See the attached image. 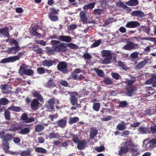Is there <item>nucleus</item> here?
<instances>
[{
  "label": "nucleus",
  "instance_id": "nucleus-1",
  "mask_svg": "<svg viewBox=\"0 0 156 156\" xmlns=\"http://www.w3.org/2000/svg\"><path fill=\"white\" fill-rule=\"evenodd\" d=\"M51 43L53 45V49L56 52H64L67 50L66 43H62L59 41L55 40H52Z\"/></svg>",
  "mask_w": 156,
  "mask_h": 156
},
{
  "label": "nucleus",
  "instance_id": "nucleus-2",
  "mask_svg": "<svg viewBox=\"0 0 156 156\" xmlns=\"http://www.w3.org/2000/svg\"><path fill=\"white\" fill-rule=\"evenodd\" d=\"M124 146L121 147L120 150L119 152V154L120 156H122L124 154H126L128 151L129 149V147H135V145L132 140L129 139L125 142Z\"/></svg>",
  "mask_w": 156,
  "mask_h": 156
},
{
  "label": "nucleus",
  "instance_id": "nucleus-3",
  "mask_svg": "<svg viewBox=\"0 0 156 156\" xmlns=\"http://www.w3.org/2000/svg\"><path fill=\"white\" fill-rule=\"evenodd\" d=\"M28 66L25 64H23L20 66L18 72L22 76L25 74L27 76H31L34 73V71L31 69H27Z\"/></svg>",
  "mask_w": 156,
  "mask_h": 156
},
{
  "label": "nucleus",
  "instance_id": "nucleus-4",
  "mask_svg": "<svg viewBox=\"0 0 156 156\" xmlns=\"http://www.w3.org/2000/svg\"><path fill=\"white\" fill-rule=\"evenodd\" d=\"M67 63L65 61L59 62L57 66V68L58 70L64 74L67 73L69 71L67 68Z\"/></svg>",
  "mask_w": 156,
  "mask_h": 156
},
{
  "label": "nucleus",
  "instance_id": "nucleus-5",
  "mask_svg": "<svg viewBox=\"0 0 156 156\" xmlns=\"http://www.w3.org/2000/svg\"><path fill=\"white\" fill-rule=\"evenodd\" d=\"M139 48L137 44H135L133 42L128 41L127 42V44L122 47V49L126 50H131L137 49Z\"/></svg>",
  "mask_w": 156,
  "mask_h": 156
},
{
  "label": "nucleus",
  "instance_id": "nucleus-6",
  "mask_svg": "<svg viewBox=\"0 0 156 156\" xmlns=\"http://www.w3.org/2000/svg\"><path fill=\"white\" fill-rule=\"evenodd\" d=\"M88 142L85 139L80 140L77 144V148L79 150H84L87 147Z\"/></svg>",
  "mask_w": 156,
  "mask_h": 156
},
{
  "label": "nucleus",
  "instance_id": "nucleus-7",
  "mask_svg": "<svg viewBox=\"0 0 156 156\" xmlns=\"http://www.w3.org/2000/svg\"><path fill=\"white\" fill-rule=\"evenodd\" d=\"M140 23L136 21H130L126 23L125 27L129 28H133L139 26Z\"/></svg>",
  "mask_w": 156,
  "mask_h": 156
},
{
  "label": "nucleus",
  "instance_id": "nucleus-8",
  "mask_svg": "<svg viewBox=\"0 0 156 156\" xmlns=\"http://www.w3.org/2000/svg\"><path fill=\"white\" fill-rule=\"evenodd\" d=\"M136 90V87H135L128 86L126 89V93L127 96H132Z\"/></svg>",
  "mask_w": 156,
  "mask_h": 156
},
{
  "label": "nucleus",
  "instance_id": "nucleus-9",
  "mask_svg": "<svg viewBox=\"0 0 156 156\" xmlns=\"http://www.w3.org/2000/svg\"><path fill=\"white\" fill-rule=\"evenodd\" d=\"M131 15L133 16H136L140 18H143L145 16L143 12L138 10L132 11Z\"/></svg>",
  "mask_w": 156,
  "mask_h": 156
},
{
  "label": "nucleus",
  "instance_id": "nucleus-10",
  "mask_svg": "<svg viewBox=\"0 0 156 156\" xmlns=\"http://www.w3.org/2000/svg\"><path fill=\"white\" fill-rule=\"evenodd\" d=\"M39 101L36 98L33 100L30 104L31 108L32 109L36 110L38 108L40 104Z\"/></svg>",
  "mask_w": 156,
  "mask_h": 156
},
{
  "label": "nucleus",
  "instance_id": "nucleus-11",
  "mask_svg": "<svg viewBox=\"0 0 156 156\" xmlns=\"http://www.w3.org/2000/svg\"><path fill=\"white\" fill-rule=\"evenodd\" d=\"M56 64V61L55 60H45L42 62V64L45 66L49 67L55 65Z\"/></svg>",
  "mask_w": 156,
  "mask_h": 156
},
{
  "label": "nucleus",
  "instance_id": "nucleus-12",
  "mask_svg": "<svg viewBox=\"0 0 156 156\" xmlns=\"http://www.w3.org/2000/svg\"><path fill=\"white\" fill-rule=\"evenodd\" d=\"M58 39L62 41L69 43L71 41V37L68 36L61 35L58 37Z\"/></svg>",
  "mask_w": 156,
  "mask_h": 156
},
{
  "label": "nucleus",
  "instance_id": "nucleus-13",
  "mask_svg": "<svg viewBox=\"0 0 156 156\" xmlns=\"http://www.w3.org/2000/svg\"><path fill=\"white\" fill-rule=\"evenodd\" d=\"M2 34L4 36L8 37L9 36V29L7 27L2 28L0 29V35Z\"/></svg>",
  "mask_w": 156,
  "mask_h": 156
},
{
  "label": "nucleus",
  "instance_id": "nucleus-14",
  "mask_svg": "<svg viewBox=\"0 0 156 156\" xmlns=\"http://www.w3.org/2000/svg\"><path fill=\"white\" fill-rule=\"evenodd\" d=\"M20 49V46L13 47L8 48L7 52L9 54H15L18 52Z\"/></svg>",
  "mask_w": 156,
  "mask_h": 156
},
{
  "label": "nucleus",
  "instance_id": "nucleus-15",
  "mask_svg": "<svg viewBox=\"0 0 156 156\" xmlns=\"http://www.w3.org/2000/svg\"><path fill=\"white\" fill-rule=\"evenodd\" d=\"M2 92L4 94H9L11 93L10 90H8L9 86L8 84H1L0 86Z\"/></svg>",
  "mask_w": 156,
  "mask_h": 156
},
{
  "label": "nucleus",
  "instance_id": "nucleus-16",
  "mask_svg": "<svg viewBox=\"0 0 156 156\" xmlns=\"http://www.w3.org/2000/svg\"><path fill=\"white\" fill-rule=\"evenodd\" d=\"M98 133V130L95 127H92L90 131V136L91 139H93Z\"/></svg>",
  "mask_w": 156,
  "mask_h": 156
},
{
  "label": "nucleus",
  "instance_id": "nucleus-17",
  "mask_svg": "<svg viewBox=\"0 0 156 156\" xmlns=\"http://www.w3.org/2000/svg\"><path fill=\"white\" fill-rule=\"evenodd\" d=\"M117 129L119 131H122L127 128L126 123L123 121L119 123L116 126Z\"/></svg>",
  "mask_w": 156,
  "mask_h": 156
},
{
  "label": "nucleus",
  "instance_id": "nucleus-18",
  "mask_svg": "<svg viewBox=\"0 0 156 156\" xmlns=\"http://www.w3.org/2000/svg\"><path fill=\"white\" fill-rule=\"evenodd\" d=\"M55 102L54 99L51 98L49 100L46 107L49 109H53L54 108V104Z\"/></svg>",
  "mask_w": 156,
  "mask_h": 156
},
{
  "label": "nucleus",
  "instance_id": "nucleus-19",
  "mask_svg": "<svg viewBox=\"0 0 156 156\" xmlns=\"http://www.w3.org/2000/svg\"><path fill=\"white\" fill-rule=\"evenodd\" d=\"M14 59L13 56L5 58L1 60V63H5L7 62H13L15 61Z\"/></svg>",
  "mask_w": 156,
  "mask_h": 156
},
{
  "label": "nucleus",
  "instance_id": "nucleus-20",
  "mask_svg": "<svg viewBox=\"0 0 156 156\" xmlns=\"http://www.w3.org/2000/svg\"><path fill=\"white\" fill-rule=\"evenodd\" d=\"M67 121L63 119H62L57 121V123L58 126L62 128L65 127L66 125Z\"/></svg>",
  "mask_w": 156,
  "mask_h": 156
},
{
  "label": "nucleus",
  "instance_id": "nucleus-21",
  "mask_svg": "<svg viewBox=\"0 0 156 156\" xmlns=\"http://www.w3.org/2000/svg\"><path fill=\"white\" fill-rule=\"evenodd\" d=\"M80 18L83 23H86L87 21V18L86 16V13L83 11H81L80 13Z\"/></svg>",
  "mask_w": 156,
  "mask_h": 156
},
{
  "label": "nucleus",
  "instance_id": "nucleus-22",
  "mask_svg": "<svg viewBox=\"0 0 156 156\" xmlns=\"http://www.w3.org/2000/svg\"><path fill=\"white\" fill-rule=\"evenodd\" d=\"M102 57H112V53L111 51L108 50H103L101 52Z\"/></svg>",
  "mask_w": 156,
  "mask_h": 156
},
{
  "label": "nucleus",
  "instance_id": "nucleus-23",
  "mask_svg": "<svg viewBox=\"0 0 156 156\" xmlns=\"http://www.w3.org/2000/svg\"><path fill=\"white\" fill-rule=\"evenodd\" d=\"M45 86L49 88H53L56 86L55 82L52 79L48 80V82L45 83Z\"/></svg>",
  "mask_w": 156,
  "mask_h": 156
},
{
  "label": "nucleus",
  "instance_id": "nucleus-24",
  "mask_svg": "<svg viewBox=\"0 0 156 156\" xmlns=\"http://www.w3.org/2000/svg\"><path fill=\"white\" fill-rule=\"evenodd\" d=\"M9 107L6 109H5L4 115L6 120L10 121L11 119V112L9 111L10 109H8Z\"/></svg>",
  "mask_w": 156,
  "mask_h": 156
},
{
  "label": "nucleus",
  "instance_id": "nucleus-25",
  "mask_svg": "<svg viewBox=\"0 0 156 156\" xmlns=\"http://www.w3.org/2000/svg\"><path fill=\"white\" fill-rule=\"evenodd\" d=\"M8 109H10L11 111L16 112H23V110L20 107L14 106L12 105L9 107Z\"/></svg>",
  "mask_w": 156,
  "mask_h": 156
},
{
  "label": "nucleus",
  "instance_id": "nucleus-26",
  "mask_svg": "<svg viewBox=\"0 0 156 156\" xmlns=\"http://www.w3.org/2000/svg\"><path fill=\"white\" fill-rule=\"evenodd\" d=\"M60 136V134L58 133H55L54 132L50 133L49 134L48 136L49 139H57Z\"/></svg>",
  "mask_w": 156,
  "mask_h": 156
},
{
  "label": "nucleus",
  "instance_id": "nucleus-27",
  "mask_svg": "<svg viewBox=\"0 0 156 156\" xmlns=\"http://www.w3.org/2000/svg\"><path fill=\"white\" fill-rule=\"evenodd\" d=\"M138 131L142 134L150 133L148 128L144 126H141L138 128Z\"/></svg>",
  "mask_w": 156,
  "mask_h": 156
},
{
  "label": "nucleus",
  "instance_id": "nucleus-28",
  "mask_svg": "<svg viewBox=\"0 0 156 156\" xmlns=\"http://www.w3.org/2000/svg\"><path fill=\"white\" fill-rule=\"evenodd\" d=\"M70 136L72 137V141L75 144H78L80 141L77 135H75L73 133L71 134Z\"/></svg>",
  "mask_w": 156,
  "mask_h": 156
},
{
  "label": "nucleus",
  "instance_id": "nucleus-29",
  "mask_svg": "<svg viewBox=\"0 0 156 156\" xmlns=\"http://www.w3.org/2000/svg\"><path fill=\"white\" fill-rule=\"evenodd\" d=\"M156 144V138L152 139L147 144V145L150 148H153L154 147V145ZM156 147V146H154Z\"/></svg>",
  "mask_w": 156,
  "mask_h": 156
},
{
  "label": "nucleus",
  "instance_id": "nucleus-30",
  "mask_svg": "<svg viewBox=\"0 0 156 156\" xmlns=\"http://www.w3.org/2000/svg\"><path fill=\"white\" fill-rule=\"evenodd\" d=\"M30 132V129L29 127H25L22 128L19 133L22 135H26L29 133Z\"/></svg>",
  "mask_w": 156,
  "mask_h": 156
},
{
  "label": "nucleus",
  "instance_id": "nucleus-31",
  "mask_svg": "<svg viewBox=\"0 0 156 156\" xmlns=\"http://www.w3.org/2000/svg\"><path fill=\"white\" fill-rule=\"evenodd\" d=\"M116 6L119 7H122L124 9H126L127 10H129V8L127 6L125 5L124 3L122 1L117 2L116 3Z\"/></svg>",
  "mask_w": 156,
  "mask_h": 156
},
{
  "label": "nucleus",
  "instance_id": "nucleus-32",
  "mask_svg": "<svg viewBox=\"0 0 156 156\" xmlns=\"http://www.w3.org/2000/svg\"><path fill=\"white\" fill-rule=\"evenodd\" d=\"M5 141L2 140V147L3 149L6 152V151H7L9 148V143L7 142L5 139Z\"/></svg>",
  "mask_w": 156,
  "mask_h": 156
},
{
  "label": "nucleus",
  "instance_id": "nucleus-33",
  "mask_svg": "<svg viewBox=\"0 0 156 156\" xmlns=\"http://www.w3.org/2000/svg\"><path fill=\"white\" fill-rule=\"evenodd\" d=\"M33 95L34 97L37 98V99L41 102L43 100L42 96L37 91H35L33 94Z\"/></svg>",
  "mask_w": 156,
  "mask_h": 156
},
{
  "label": "nucleus",
  "instance_id": "nucleus-34",
  "mask_svg": "<svg viewBox=\"0 0 156 156\" xmlns=\"http://www.w3.org/2000/svg\"><path fill=\"white\" fill-rule=\"evenodd\" d=\"M35 151L37 153H40L42 154H46L47 153V150L41 147H37L35 148Z\"/></svg>",
  "mask_w": 156,
  "mask_h": 156
},
{
  "label": "nucleus",
  "instance_id": "nucleus-35",
  "mask_svg": "<svg viewBox=\"0 0 156 156\" xmlns=\"http://www.w3.org/2000/svg\"><path fill=\"white\" fill-rule=\"evenodd\" d=\"M126 4L130 6H135L138 5V1L137 0H131L126 2Z\"/></svg>",
  "mask_w": 156,
  "mask_h": 156
},
{
  "label": "nucleus",
  "instance_id": "nucleus-36",
  "mask_svg": "<svg viewBox=\"0 0 156 156\" xmlns=\"http://www.w3.org/2000/svg\"><path fill=\"white\" fill-rule=\"evenodd\" d=\"M118 66L120 67L123 69L125 71H126L128 69L126 65L125 64V62L119 61L118 62Z\"/></svg>",
  "mask_w": 156,
  "mask_h": 156
},
{
  "label": "nucleus",
  "instance_id": "nucleus-37",
  "mask_svg": "<svg viewBox=\"0 0 156 156\" xmlns=\"http://www.w3.org/2000/svg\"><path fill=\"white\" fill-rule=\"evenodd\" d=\"M147 63V60H144L137 64L136 66V67L139 69H141L144 67Z\"/></svg>",
  "mask_w": 156,
  "mask_h": 156
},
{
  "label": "nucleus",
  "instance_id": "nucleus-38",
  "mask_svg": "<svg viewBox=\"0 0 156 156\" xmlns=\"http://www.w3.org/2000/svg\"><path fill=\"white\" fill-rule=\"evenodd\" d=\"M70 100L73 105H75L78 102V98L74 96H72L70 98Z\"/></svg>",
  "mask_w": 156,
  "mask_h": 156
},
{
  "label": "nucleus",
  "instance_id": "nucleus-39",
  "mask_svg": "<svg viewBox=\"0 0 156 156\" xmlns=\"http://www.w3.org/2000/svg\"><path fill=\"white\" fill-rule=\"evenodd\" d=\"M95 3L92 2L88 5H86L83 6V9H90L93 8L95 6Z\"/></svg>",
  "mask_w": 156,
  "mask_h": 156
},
{
  "label": "nucleus",
  "instance_id": "nucleus-40",
  "mask_svg": "<svg viewBox=\"0 0 156 156\" xmlns=\"http://www.w3.org/2000/svg\"><path fill=\"white\" fill-rule=\"evenodd\" d=\"M79 119L78 117L69 118V123L70 124H72L73 123L79 121Z\"/></svg>",
  "mask_w": 156,
  "mask_h": 156
},
{
  "label": "nucleus",
  "instance_id": "nucleus-41",
  "mask_svg": "<svg viewBox=\"0 0 156 156\" xmlns=\"http://www.w3.org/2000/svg\"><path fill=\"white\" fill-rule=\"evenodd\" d=\"M44 129V127L42 125H38L35 127V131L37 132L41 131Z\"/></svg>",
  "mask_w": 156,
  "mask_h": 156
},
{
  "label": "nucleus",
  "instance_id": "nucleus-42",
  "mask_svg": "<svg viewBox=\"0 0 156 156\" xmlns=\"http://www.w3.org/2000/svg\"><path fill=\"white\" fill-rule=\"evenodd\" d=\"M119 106L120 108H125L127 107L128 105V103L126 101H120L119 102Z\"/></svg>",
  "mask_w": 156,
  "mask_h": 156
},
{
  "label": "nucleus",
  "instance_id": "nucleus-43",
  "mask_svg": "<svg viewBox=\"0 0 156 156\" xmlns=\"http://www.w3.org/2000/svg\"><path fill=\"white\" fill-rule=\"evenodd\" d=\"M136 77L134 76L131 77L129 80H128L126 81V83L129 86L133 84L136 80Z\"/></svg>",
  "mask_w": 156,
  "mask_h": 156
},
{
  "label": "nucleus",
  "instance_id": "nucleus-44",
  "mask_svg": "<svg viewBox=\"0 0 156 156\" xmlns=\"http://www.w3.org/2000/svg\"><path fill=\"white\" fill-rule=\"evenodd\" d=\"M13 136L12 134H6L4 136V138L2 140L5 141V139L8 142V141L11 140L13 139Z\"/></svg>",
  "mask_w": 156,
  "mask_h": 156
},
{
  "label": "nucleus",
  "instance_id": "nucleus-45",
  "mask_svg": "<svg viewBox=\"0 0 156 156\" xmlns=\"http://www.w3.org/2000/svg\"><path fill=\"white\" fill-rule=\"evenodd\" d=\"M49 19L52 21L55 22L58 20V16L53 15H48Z\"/></svg>",
  "mask_w": 156,
  "mask_h": 156
},
{
  "label": "nucleus",
  "instance_id": "nucleus-46",
  "mask_svg": "<svg viewBox=\"0 0 156 156\" xmlns=\"http://www.w3.org/2000/svg\"><path fill=\"white\" fill-rule=\"evenodd\" d=\"M112 58L111 57H106L102 61V63L104 64H108L111 62V59Z\"/></svg>",
  "mask_w": 156,
  "mask_h": 156
},
{
  "label": "nucleus",
  "instance_id": "nucleus-47",
  "mask_svg": "<svg viewBox=\"0 0 156 156\" xmlns=\"http://www.w3.org/2000/svg\"><path fill=\"white\" fill-rule=\"evenodd\" d=\"M94 70L99 77H102L104 76V73L102 70L99 69L97 68H95L94 69Z\"/></svg>",
  "mask_w": 156,
  "mask_h": 156
},
{
  "label": "nucleus",
  "instance_id": "nucleus-48",
  "mask_svg": "<svg viewBox=\"0 0 156 156\" xmlns=\"http://www.w3.org/2000/svg\"><path fill=\"white\" fill-rule=\"evenodd\" d=\"M9 102V101L5 98H2L0 99V104L1 105H5L8 104Z\"/></svg>",
  "mask_w": 156,
  "mask_h": 156
},
{
  "label": "nucleus",
  "instance_id": "nucleus-49",
  "mask_svg": "<svg viewBox=\"0 0 156 156\" xmlns=\"http://www.w3.org/2000/svg\"><path fill=\"white\" fill-rule=\"evenodd\" d=\"M100 107V104L99 103H94L93 105V108L94 111L98 112L99 110Z\"/></svg>",
  "mask_w": 156,
  "mask_h": 156
},
{
  "label": "nucleus",
  "instance_id": "nucleus-50",
  "mask_svg": "<svg viewBox=\"0 0 156 156\" xmlns=\"http://www.w3.org/2000/svg\"><path fill=\"white\" fill-rule=\"evenodd\" d=\"M103 12V11L102 9H95L92 12L93 14L95 15H100Z\"/></svg>",
  "mask_w": 156,
  "mask_h": 156
},
{
  "label": "nucleus",
  "instance_id": "nucleus-51",
  "mask_svg": "<svg viewBox=\"0 0 156 156\" xmlns=\"http://www.w3.org/2000/svg\"><path fill=\"white\" fill-rule=\"evenodd\" d=\"M102 41L101 39H99L94 43L91 46V48H94L98 47L101 43Z\"/></svg>",
  "mask_w": 156,
  "mask_h": 156
},
{
  "label": "nucleus",
  "instance_id": "nucleus-52",
  "mask_svg": "<svg viewBox=\"0 0 156 156\" xmlns=\"http://www.w3.org/2000/svg\"><path fill=\"white\" fill-rule=\"evenodd\" d=\"M66 46L72 49H77L78 48L77 45L72 43H68V44H66Z\"/></svg>",
  "mask_w": 156,
  "mask_h": 156
},
{
  "label": "nucleus",
  "instance_id": "nucleus-53",
  "mask_svg": "<svg viewBox=\"0 0 156 156\" xmlns=\"http://www.w3.org/2000/svg\"><path fill=\"white\" fill-rule=\"evenodd\" d=\"M59 84L65 87H69V85L67 81L63 80H61L59 81Z\"/></svg>",
  "mask_w": 156,
  "mask_h": 156
},
{
  "label": "nucleus",
  "instance_id": "nucleus-54",
  "mask_svg": "<svg viewBox=\"0 0 156 156\" xmlns=\"http://www.w3.org/2000/svg\"><path fill=\"white\" fill-rule=\"evenodd\" d=\"M151 133L153 134H156V125H151L150 128Z\"/></svg>",
  "mask_w": 156,
  "mask_h": 156
},
{
  "label": "nucleus",
  "instance_id": "nucleus-55",
  "mask_svg": "<svg viewBox=\"0 0 156 156\" xmlns=\"http://www.w3.org/2000/svg\"><path fill=\"white\" fill-rule=\"evenodd\" d=\"M113 21V19L112 17H109L104 22V24L103 26H105L109 24V23H111Z\"/></svg>",
  "mask_w": 156,
  "mask_h": 156
},
{
  "label": "nucleus",
  "instance_id": "nucleus-56",
  "mask_svg": "<svg viewBox=\"0 0 156 156\" xmlns=\"http://www.w3.org/2000/svg\"><path fill=\"white\" fill-rule=\"evenodd\" d=\"M58 14L57 11L53 7L51 8L50 9V12L48 13V15H53Z\"/></svg>",
  "mask_w": 156,
  "mask_h": 156
},
{
  "label": "nucleus",
  "instance_id": "nucleus-57",
  "mask_svg": "<svg viewBox=\"0 0 156 156\" xmlns=\"http://www.w3.org/2000/svg\"><path fill=\"white\" fill-rule=\"evenodd\" d=\"M24 54V53L23 52H19L17 55L13 56V57L15 58L14 59L15 61H16L17 60H19L21 57V56L23 55Z\"/></svg>",
  "mask_w": 156,
  "mask_h": 156
},
{
  "label": "nucleus",
  "instance_id": "nucleus-58",
  "mask_svg": "<svg viewBox=\"0 0 156 156\" xmlns=\"http://www.w3.org/2000/svg\"><path fill=\"white\" fill-rule=\"evenodd\" d=\"M37 71L38 74H43L45 73V69L43 67H39L37 68Z\"/></svg>",
  "mask_w": 156,
  "mask_h": 156
},
{
  "label": "nucleus",
  "instance_id": "nucleus-59",
  "mask_svg": "<svg viewBox=\"0 0 156 156\" xmlns=\"http://www.w3.org/2000/svg\"><path fill=\"white\" fill-rule=\"evenodd\" d=\"M28 115L26 113H23L21 116V119L24 121L25 122V121H27V118H28Z\"/></svg>",
  "mask_w": 156,
  "mask_h": 156
},
{
  "label": "nucleus",
  "instance_id": "nucleus-60",
  "mask_svg": "<svg viewBox=\"0 0 156 156\" xmlns=\"http://www.w3.org/2000/svg\"><path fill=\"white\" fill-rule=\"evenodd\" d=\"M103 81L107 85L111 84L112 83V81L110 79L107 78H104Z\"/></svg>",
  "mask_w": 156,
  "mask_h": 156
},
{
  "label": "nucleus",
  "instance_id": "nucleus-61",
  "mask_svg": "<svg viewBox=\"0 0 156 156\" xmlns=\"http://www.w3.org/2000/svg\"><path fill=\"white\" fill-rule=\"evenodd\" d=\"M113 118V117L110 115L107 116V117L101 118V120L104 121H109Z\"/></svg>",
  "mask_w": 156,
  "mask_h": 156
},
{
  "label": "nucleus",
  "instance_id": "nucleus-62",
  "mask_svg": "<svg viewBox=\"0 0 156 156\" xmlns=\"http://www.w3.org/2000/svg\"><path fill=\"white\" fill-rule=\"evenodd\" d=\"M95 150L98 152H101L104 151L105 148L104 146H101L95 147Z\"/></svg>",
  "mask_w": 156,
  "mask_h": 156
},
{
  "label": "nucleus",
  "instance_id": "nucleus-63",
  "mask_svg": "<svg viewBox=\"0 0 156 156\" xmlns=\"http://www.w3.org/2000/svg\"><path fill=\"white\" fill-rule=\"evenodd\" d=\"M82 57L86 59H91L92 58V56L87 53H84L82 56Z\"/></svg>",
  "mask_w": 156,
  "mask_h": 156
},
{
  "label": "nucleus",
  "instance_id": "nucleus-64",
  "mask_svg": "<svg viewBox=\"0 0 156 156\" xmlns=\"http://www.w3.org/2000/svg\"><path fill=\"white\" fill-rule=\"evenodd\" d=\"M112 76L114 79L116 80H118L120 77V75L115 73H112Z\"/></svg>",
  "mask_w": 156,
  "mask_h": 156
}]
</instances>
